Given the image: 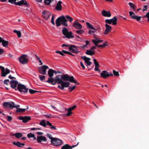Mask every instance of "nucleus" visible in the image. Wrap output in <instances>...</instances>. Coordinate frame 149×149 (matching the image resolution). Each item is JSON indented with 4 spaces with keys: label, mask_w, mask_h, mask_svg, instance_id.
I'll list each match as a JSON object with an SVG mask.
<instances>
[{
    "label": "nucleus",
    "mask_w": 149,
    "mask_h": 149,
    "mask_svg": "<svg viewBox=\"0 0 149 149\" xmlns=\"http://www.w3.org/2000/svg\"><path fill=\"white\" fill-rule=\"evenodd\" d=\"M97 31H95L94 30H93V31H92L91 30H89L88 31V33L89 34H91V33H93L94 32H95Z\"/></svg>",
    "instance_id": "56"
},
{
    "label": "nucleus",
    "mask_w": 149,
    "mask_h": 149,
    "mask_svg": "<svg viewBox=\"0 0 149 149\" xmlns=\"http://www.w3.org/2000/svg\"><path fill=\"white\" fill-rule=\"evenodd\" d=\"M13 32L17 34L18 38H19L21 37V33L20 31H18L16 30H14L13 31Z\"/></svg>",
    "instance_id": "33"
},
{
    "label": "nucleus",
    "mask_w": 149,
    "mask_h": 149,
    "mask_svg": "<svg viewBox=\"0 0 149 149\" xmlns=\"http://www.w3.org/2000/svg\"><path fill=\"white\" fill-rule=\"evenodd\" d=\"M147 6H144L143 7L144 8V9L143 10V11L144 12L147 9Z\"/></svg>",
    "instance_id": "63"
},
{
    "label": "nucleus",
    "mask_w": 149,
    "mask_h": 149,
    "mask_svg": "<svg viewBox=\"0 0 149 149\" xmlns=\"http://www.w3.org/2000/svg\"><path fill=\"white\" fill-rule=\"evenodd\" d=\"M13 4H15V5L19 6H21L22 5H25L26 6L28 5V4L26 0H21V1L16 2H14Z\"/></svg>",
    "instance_id": "14"
},
{
    "label": "nucleus",
    "mask_w": 149,
    "mask_h": 149,
    "mask_svg": "<svg viewBox=\"0 0 149 149\" xmlns=\"http://www.w3.org/2000/svg\"><path fill=\"white\" fill-rule=\"evenodd\" d=\"M50 128L51 129H53L54 130H56V128L55 126L52 125L51 126V127H50Z\"/></svg>",
    "instance_id": "64"
},
{
    "label": "nucleus",
    "mask_w": 149,
    "mask_h": 149,
    "mask_svg": "<svg viewBox=\"0 0 149 149\" xmlns=\"http://www.w3.org/2000/svg\"><path fill=\"white\" fill-rule=\"evenodd\" d=\"M54 0H44V3L46 5H49Z\"/></svg>",
    "instance_id": "34"
},
{
    "label": "nucleus",
    "mask_w": 149,
    "mask_h": 149,
    "mask_svg": "<svg viewBox=\"0 0 149 149\" xmlns=\"http://www.w3.org/2000/svg\"><path fill=\"white\" fill-rule=\"evenodd\" d=\"M69 50L71 53L78 54L79 52L77 51V47H68Z\"/></svg>",
    "instance_id": "25"
},
{
    "label": "nucleus",
    "mask_w": 149,
    "mask_h": 149,
    "mask_svg": "<svg viewBox=\"0 0 149 149\" xmlns=\"http://www.w3.org/2000/svg\"><path fill=\"white\" fill-rule=\"evenodd\" d=\"M51 143L52 145L58 146L61 145L63 142L61 140L55 138L51 141Z\"/></svg>",
    "instance_id": "5"
},
{
    "label": "nucleus",
    "mask_w": 149,
    "mask_h": 149,
    "mask_svg": "<svg viewBox=\"0 0 149 149\" xmlns=\"http://www.w3.org/2000/svg\"><path fill=\"white\" fill-rule=\"evenodd\" d=\"M144 17H149V12L147 13L146 15L143 16Z\"/></svg>",
    "instance_id": "60"
},
{
    "label": "nucleus",
    "mask_w": 149,
    "mask_h": 149,
    "mask_svg": "<svg viewBox=\"0 0 149 149\" xmlns=\"http://www.w3.org/2000/svg\"><path fill=\"white\" fill-rule=\"evenodd\" d=\"M39 76L40 79L41 81H42L45 79V76L39 75Z\"/></svg>",
    "instance_id": "46"
},
{
    "label": "nucleus",
    "mask_w": 149,
    "mask_h": 149,
    "mask_svg": "<svg viewBox=\"0 0 149 149\" xmlns=\"http://www.w3.org/2000/svg\"><path fill=\"white\" fill-rule=\"evenodd\" d=\"M76 33L78 34H82L84 33V31L82 30H78L76 31Z\"/></svg>",
    "instance_id": "42"
},
{
    "label": "nucleus",
    "mask_w": 149,
    "mask_h": 149,
    "mask_svg": "<svg viewBox=\"0 0 149 149\" xmlns=\"http://www.w3.org/2000/svg\"><path fill=\"white\" fill-rule=\"evenodd\" d=\"M62 52H63V53L65 54H69L73 56H74V54H72L71 53L67 51L63 50H62Z\"/></svg>",
    "instance_id": "37"
},
{
    "label": "nucleus",
    "mask_w": 149,
    "mask_h": 149,
    "mask_svg": "<svg viewBox=\"0 0 149 149\" xmlns=\"http://www.w3.org/2000/svg\"><path fill=\"white\" fill-rule=\"evenodd\" d=\"M52 116L51 114H49V115H45V116L48 118H51V116Z\"/></svg>",
    "instance_id": "59"
},
{
    "label": "nucleus",
    "mask_w": 149,
    "mask_h": 149,
    "mask_svg": "<svg viewBox=\"0 0 149 149\" xmlns=\"http://www.w3.org/2000/svg\"><path fill=\"white\" fill-rule=\"evenodd\" d=\"M62 33L65 36H63V38L65 37L70 39V38H73L74 36L72 35V32H68V29L66 28L63 27L62 30Z\"/></svg>",
    "instance_id": "3"
},
{
    "label": "nucleus",
    "mask_w": 149,
    "mask_h": 149,
    "mask_svg": "<svg viewBox=\"0 0 149 149\" xmlns=\"http://www.w3.org/2000/svg\"><path fill=\"white\" fill-rule=\"evenodd\" d=\"M80 65H81V66L82 67V68L83 69H84L85 68V67L84 65V64H83V63H82L81 62H80Z\"/></svg>",
    "instance_id": "61"
},
{
    "label": "nucleus",
    "mask_w": 149,
    "mask_h": 149,
    "mask_svg": "<svg viewBox=\"0 0 149 149\" xmlns=\"http://www.w3.org/2000/svg\"><path fill=\"white\" fill-rule=\"evenodd\" d=\"M72 110L71 109L68 108V113L66 114V116H69L71 115L72 113L71 112Z\"/></svg>",
    "instance_id": "39"
},
{
    "label": "nucleus",
    "mask_w": 149,
    "mask_h": 149,
    "mask_svg": "<svg viewBox=\"0 0 149 149\" xmlns=\"http://www.w3.org/2000/svg\"><path fill=\"white\" fill-rule=\"evenodd\" d=\"M8 78L11 79H15L16 78L14 77H12L11 75L9 76Z\"/></svg>",
    "instance_id": "57"
},
{
    "label": "nucleus",
    "mask_w": 149,
    "mask_h": 149,
    "mask_svg": "<svg viewBox=\"0 0 149 149\" xmlns=\"http://www.w3.org/2000/svg\"><path fill=\"white\" fill-rule=\"evenodd\" d=\"M86 24L88 28L93 30H94L95 31L97 30V29L95 28L89 22H86Z\"/></svg>",
    "instance_id": "27"
},
{
    "label": "nucleus",
    "mask_w": 149,
    "mask_h": 149,
    "mask_svg": "<svg viewBox=\"0 0 149 149\" xmlns=\"http://www.w3.org/2000/svg\"><path fill=\"white\" fill-rule=\"evenodd\" d=\"M14 103L13 102H5L3 104V107L5 108H9L10 109H12L13 108Z\"/></svg>",
    "instance_id": "8"
},
{
    "label": "nucleus",
    "mask_w": 149,
    "mask_h": 149,
    "mask_svg": "<svg viewBox=\"0 0 149 149\" xmlns=\"http://www.w3.org/2000/svg\"><path fill=\"white\" fill-rule=\"evenodd\" d=\"M102 15L106 17H109L111 16V14L109 11H106L105 10H103L102 11Z\"/></svg>",
    "instance_id": "23"
},
{
    "label": "nucleus",
    "mask_w": 149,
    "mask_h": 149,
    "mask_svg": "<svg viewBox=\"0 0 149 149\" xmlns=\"http://www.w3.org/2000/svg\"><path fill=\"white\" fill-rule=\"evenodd\" d=\"M35 56L36 57V58H37V61H38L40 63V64H39V65H42L43 64V63L42 62L41 60L40 59V57L38 56L36 54H35Z\"/></svg>",
    "instance_id": "35"
},
{
    "label": "nucleus",
    "mask_w": 149,
    "mask_h": 149,
    "mask_svg": "<svg viewBox=\"0 0 149 149\" xmlns=\"http://www.w3.org/2000/svg\"><path fill=\"white\" fill-rule=\"evenodd\" d=\"M110 19L113 25H116L117 24L118 19L116 16L114 17L112 19Z\"/></svg>",
    "instance_id": "28"
},
{
    "label": "nucleus",
    "mask_w": 149,
    "mask_h": 149,
    "mask_svg": "<svg viewBox=\"0 0 149 149\" xmlns=\"http://www.w3.org/2000/svg\"><path fill=\"white\" fill-rule=\"evenodd\" d=\"M76 86H74L72 87H69L68 88V90H69L70 92H71L75 88Z\"/></svg>",
    "instance_id": "43"
},
{
    "label": "nucleus",
    "mask_w": 149,
    "mask_h": 149,
    "mask_svg": "<svg viewBox=\"0 0 149 149\" xmlns=\"http://www.w3.org/2000/svg\"><path fill=\"white\" fill-rule=\"evenodd\" d=\"M21 143L19 142H17V145L16 146L20 148H22V147L20 145Z\"/></svg>",
    "instance_id": "54"
},
{
    "label": "nucleus",
    "mask_w": 149,
    "mask_h": 149,
    "mask_svg": "<svg viewBox=\"0 0 149 149\" xmlns=\"http://www.w3.org/2000/svg\"><path fill=\"white\" fill-rule=\"evenodd\" d=\"M96 49V47H91L90 49L87 50L85 52L86 54L90 55H93L95 54L94 50Z\"/></svg>",
    "instance_id": "16"
},
{
    "label": "nucleus",
    "mask_w": 149,
    "mask_h": 149,
    "mask_svg": "<svg viewBox=\"0 0 149 149\" xmlns=\"http://www.w3.org/2000/svg\"><path fill=\"white\" fill-rule=\"evenodd\" d=\"M68 81L79 84L77 83V81L74 79L73 76H70L67 74L61 75H58L56 76L55 78H49L46 82L54 85H55L56 83L60 84L61 86L58 85V88L63 90L65 88L68 87L69 86L70 83L69 82H66Z\"/></svg>",
    "instance_id": "1"
},
{
    "label": "nucleus",
    "mask_w": 149,
    "mask_h": 149,
    "mask_svg": "<svg viewBox=\"0 0 149 149\" xmlns=\"http://www.w3.org/2000/svg\"><path fill=\"white\" fill-rule=\"evenodd\" d=\"M66 18L68 20V21L70 22H71L73 21V19L71 17H70L68 15H67L66 16Z\"/></svg>",
    "instance_id": "38"
},
{
    "label": "nucleus",
    "mask_w": 149,
    "mask_h": 149,
    "mask_svg": "<svg viewBox=\"0 0 149 149\" xmlns=\"http://www.w3.org/2000/svg\"><path fill=\"white\" fill-rule=\"evenodd\" d=\"M27 55L25 54H23L19 58V62L22 64H26L28 61V59L26 58Z\"/></svg>",
    "instance_id": "7"
},
{
    "label": "nucleus",
    "mask_w": 149,
    "mask_h": 149,
    "mask_svg": "<svg viewBox=\"0 0 149 149\" xmlns=\"http://www.w3.org/2000/svg\"><path fill=\"white\" fill-rule=\"evenodd\" d=\"M78 143L79 142L77 143V145L72 146H70L69 144H66L62 146L61 149H72L73 148L76 146Z\"/></svg>",
    "instance_id": "21"
},
{
    "label": "nucleus",
    "mask_w": 149,
    "mask_h": 149,
    "mask_svg": "<svg viewBox=\"0 0 149 149\" xmlns=\"http://www.w3.org/2000/svg\"><path fill=\"white\" fill-rule=\"evenodd\" d=\"M0 68L1 70V75L2 77H6V75L9 73L10 72V71L8 68H6L5 69L3 67L1 66H0Z\"/></svg>",
    "instance_id": "9"
},
{
    "label": "nucleus",
    "mask_w": 149,
    "mask_h": 149,
    "mask_svg": "<svg viewBox=\"0 0 149 149\" xmlns=\"http://www.w3.org/2000/svg\"><path fill=\"white\" fill-rule=\"evenodd\" d=\"M26 109H25L19 108L17 109L15 112L16 113L23 112L25 111Z\"/></svg>",
    "instance_id": "32"
},
{
    "label": "nucleus",
    "mask_w": 149,
    "mask_h": 149,
    "mask_svg": "<svg viewBox=\"0 0 149 149\" xmlns=\"http://www.w3.org/2000/svg\"><path fill=\"white\" fill-rule=\"evenodd\" d=\"M130 6L132 8L133 10L135 9V7L134 5L132 3L130 2L128 3Z\"/></svg>",
    "instance_id": "41"
},
{
    "label": "nucleus",
    "mask_w": 149,
    "mask_h": 149,
    "mask_svg": "<svg viewBox=\"0 0 149 149\" xmlns=\"http://www.w3.org/2000/svg\"><path fill=\"white\" fill-rule=\"evenodd\" d=\"M86 44L82 47H86L87 45H88L89 44V42L88 41H86ZM80 47H82V46H80Z\"/></svg>",
    "instance_id": "55"
},
{
    "label": "nucleus",
    "mask_w": 149,
    "mask_h": 149,
    "mask_svg": "<svg viewBox=\"0 0 149 149\" xmlns=\"http://www.w3.org/2000/svg\"><path fill=\"white\" fill-rule=\"evenodd\" d=\"M34 134L31 133L28 134L27 135V136L29 138H32L34 136Z\"/></svg>",
    "instance_id": "47"
},
{
    "label": "nucleus",
    "mask_w": 149,
    "mask_h": 149,
    "mask_svg": "<svg viewBox=\"0 0 149 149\" xmlns=\"http://www.w3.org/2000/svg\"><path fill=\"white\" fill-rule=\"evenodd\" d=\"M51 22L53 25H55V24L54 22V15H52L51 20Z\"/></svg>",
    "instance_id": "48"
},
{
    "label": "nucleus",
    "mask_w": 149,
    "mask_h": 149,
    "mask_svg": "<svg viewBox=\"0 0 149 149\" xmlns=\"http://www.w3.org/2000/svg\"><path fill=\"white\" fill-rule=\"evenodd\" d=\"M61 47H77V46L74 45H67L65 44H63L62 45Z\"/></svg>",
    "instance_id": "51"
},
{
    "label": "nucleus",
    "mask_w": 149,
    "mask_h": 149,
    "mask_svg": "<svg viewBox=\"0 0 149 149\" xmlns=\"http://www.w3.org/2000/svg\"><path fill=\"white\" fill-rule=\"evenodd\" d=\"M13 136H15L17 138H19L22 136V134L20 132L16 133L11 135Z\"/></svg>",
    "instance_id": "29"
},
{
    "label": "nucleus",
    "mask_w": 149,
    "mask_h": 149,
    "mask_svg": "<svg viewBox=\"0 0 149 149\" xmlns=\"http://www.w3.org/2000/svg\"><path fill=\"white\" fill-rule=\"evenodd\" d=\"M68 20L63 15L58 17L56 20V24L57 27H58L61 25L65 26H68Z\"/></svg>",
    "instance_id": "2"
},
{
    "label": "nucleus",
    "mask_w": 149,
    "mask_h": 149,
    "mask_svg": "<svg viewBox=\"0 0 149 149\" xmlns=\"http://www.w3.org/2000/svg\"><path fill=\"white\" fill-rule=\"evenodd\" d=\"M18 118L20 120H22L23 123H26L31 119V117L29 116H19L18 117Z\"/></svg>",
    "instance_id": "11"
},
{
    "label": "nucleus",
    "mask_w": 149,
    "mask_h": 149,
    "mask_svg": "<svg viewBox=\"0 0 149 149\" xmlns=\"http://www.w3.org/2000/svg\"><path fill=\"white\" fill-rule=\"evenodd\" d=\"M113 73L114 75L115 76H118L119 75V74L118 72H116L114 70L113 71Z\"/></svg>",
    "instance_id": "44"
},
{
    "label": "nucleus",
    "mask_w": 149,
    "mask_h": 149,
    "mask_svg": "<svg viewBox=\"0 0 149 149\" xmlns=\"http://www.w3.org/2000/svg\"><path fill=\"white\" fill-rule=\"evenodd\" d=\"M49 68V67L46 65H43L40 67L38 68L39 72L41 74H46V70Z\"/></svg>",
    "instance_id": "6"
},
{
    "label": "nucleus",
    "mask_w": 149,
    "mask_h": 149,
    "mask_svg": "<svg viewBox=\"0 0 149 149\" xmlns=\"http://www.w3.org/2000/svg\"><path fill=\"white\" fill-rule=\"evenodd\" d=\"M10 83V86L12 88L15 89V91L17 90L16 87L18 84L17 81L14 80H11Z\"/></svg>",
    "instance_id": "12"
},
{
    "label": "nucleus",
    "mask_w": 149,
    "mask_h": 149,
    "mask_svg": "<svg viewBox=\"0 0 149 149\" xmlns=\"http://www.w3.org/2000/svg\"><path fill=\"white\" fill-rule=\"evenodd\" d=\"M47 137H48L50 139H51V141L54 138H53L52 137V135L50 134H47Z\"/></svg>",
    "instance_id": "50"
},
{
    "label": "nucleus",
    "mask_w": 149,
    "mask_h": 149,
    "mask_svg": "<svg viewBox=\"0 0 149 149\" xmlns=\"http://www.w3.org/2000/svg\"><path fill=\"white\" fill-rule=\"evenodd\" d=\"M93 61L94 63V64L95 65V67L99 68V65L97 61L95 59H94Z\"/></svg>",
    "instance_id": "36"
},
{
    "label": "nucleus",
    "mask_w": 149,
    "mask_h": 149,
    "mask_svg": "<svg viewBox=\"0 0 149 149\" xmlns=\"http://www.w3.org/2000/svg\"><path fill=\"white\" fill-rule=\"evenodd\" d=\"M100 77L104 79H106L109 77L108 72L106 70L102 71L100 74Z\"/></svg>",
    "instance_id": "22"
},
{
    "label": "nucleus",
    "mask_w": 149,
    "mask_h": 149,
    "mask_svg": "<svg viewBox=\"0 0 149 149\" xmlns=\"http://www.w3.org/2000/svg\"><path fill=\"white\" fill-rule=\"evenodd\" d=\"M81 58L84 61L85 63L87 64V65L90 66L91 65L92 63L90 61L91 60L90 58L86 56H81Z\"/></svg>",
    "instance_id": "18"
},
{
    "label": "nucleus",
    "mask_w": 149,
    "mask_h": 149,
    "mask_svg": "<svg viewBox=\"0 0 149 149\" xmlns=\"http://www.w3.org/2000/svg\"><path fill=\"white\" fill-rule=\"evenodd\" d=\"M76 107V106L75 105H74L72 107H70L69 108L71 110H72L73 109H74Z\"/></svg>",
    "instance_id": "58"
},
{
    "label": "nucleus",
    "mask_w": 149,
    "mask_h": 149,
    "mask_svg": "<svg viewBox=\"0 0 149 149\" xmlns=\"http://www.w3.org/2000/svg\"><path fill=\"white\" fill-rule=\"evenodd\" d=\"M47 141V139L46 137L43 136L41 135L37 136V141L38 143H40L42 141L45 142Z\"/></svg>",
    "instance_id": "15"
},
{
    "label": "nucleus",
    "mask_w": 149,
    "mask_h": 149,
    "mask_svg": "<svg viewBox=\"0 0 149 149\" xmlns=\"http://www.w3.org/2000/svg\"><path fill=\"white\" fill-rule=\"evenodd\" d=\"M54 72V70L51 69H49L48 72V74L49 77H50V78H52V77L53 76Z\"/></svg>",
    "instance_id": "26"
},
{
    "label": "nucleus",
    "mask_w": 149,
    "mask_h": 149,
    "mask_svg": "<svg viewBox=\"0 0 149 149\" xmlns=\"http://www.w3.org/2000/svg\"><path fill=\"white\" fill-rule=\"evenodd\" d=\"M105 22L109 24H111L112 23L110 19H107L105 20Z\"/></svg>",
    "instance_id": "49"
},
{
    "label": "nucleus",
    "mask_w": 149,
    "mask_h": 149,
    "mask_svg": "<svg viewBox=\"0 0 149 149\" xmlns=\"http://www.w3.org/2000/svg\"><path fill=\"white\" fill-rule=\"evenodd\" d=\"M78 20H76L73 23L72 26L76 29H81L82 28V26L78 22Z\"/></svg>",
    "instance_id": "19"
},
{
    "label": "nucleus",
    "mask_w": 149,
    "mask_h": 149,
    "mask_svg": "<svg viewBox=\"0 0 149 149\" xmlns=\"http://www.w3.org/2000/svg\"><path fill=\"white\" fill-rule=\"evenodd\" d=\"M103 45L104 47H106L107 46L111 45L110 44L107 42H105L104 43Z\"/></svg>",
    "instance_id": "52"
},
{
    "label": "nucleus",
    "mask_w": 149,
    "mask_h": 149,
    "mask_svg": "<svg viewBox=\"0 0 149 149\" xmlns=\"http://www.w3.org/2000/svg\"><path fill=\"white\" fill-rule=\"evenodd\" d=\"M39 124L43 126L44 127H46V123L45 122V120H42L39 123Z\"/></svg>",
    "instance_id": "31"
},
{
    "label": "nucleus",
    "mask_w": 149,
    "mask_h": 149,
    "mask_svg": "<svg viewBox=\"0 0 149 149\" xmlns=\"http://www.w3.org/2000/svg\"><path fill=\"white\" fill-rule=\"evenodd\" d=\"M9 42L8 41H6L3 40L2 44L3 47H7L8 45Z\"/></svg>",
    "instance_id": "30"
},
{
    "label": "nucleus",
    "mask_w": 149,
    "mask_h": 149,
    "mask_svg": "<svg viewBox=\"0 0 149 149\" xmlns=\"http://www.w3.org/2000/svg\"><path fill=\"white\" fill-rule=\"evenodd\" d=\"M130 16L131 17L134 19H135L137 21H139L141 19V16H138L135 15V14L132 11L129 12Z\"/></svg>",
    "instance_id": "13"
},
{
    "label": "nucleus",
    "mask_w": 149,
    "mask_h": 149,
    "mask_svg": "<svg viewBox=\"0 0 149 149\" xmlns=\"http://www.w3.org/2000/svg\"><path fill=\"white\" fill-rule=\"evenodd\" d=\"M56 53L57 54H58L61 55L62 56H64V54L62 52V51H56Z\"/></svg>",
    "instance_id": "45"
},
{
    "label": "nucleus",
    "mask_w": 149,
    "mask_h": 149,
    "mask_svg": "<svg viewBox=\"0 0 149 149\" xmlns=\"http://www.w3.org/2000/svg\"><path fill=\"white\" fill-rule=\"evenodd\" d=\"M99 68L95 67V71H98L99 72H100V70L98 69Z\"/></svg>",
    "instance_id": "62"
},
{
    "label": "nucleus",
    "mask_w": 149,
    "mask_h": 149,
    "mask_svg": "<svg viewBox=\"0 0 149 149\" xmlns=\"http://www.w3.org/2000/svg\"><path fill=\"white\" fill-rule=\"evenodd\" d=\"M61 1H59L57 3L55 7V8L57 10L60 11L62 10V7L61 5Z\"/></svg>",
    "instance_id": "24"
},
{
    "label": "nucleus",
    "mask_w": 149,
    "mask_h": 149,
    "mask_svg": "<svg viewBox=\"0 0 149 149\" xmlns=\"http://www.w3.org/2000/svg\"><path fill=\"white\" fill-rule=\"evenodd\" d=\"M29 93L31 94H33L34 93H35L39 92L38 91H37L31 89H29Z\"/></svg>",
    "instance_id": "40"
},
{
    "label": "nucleus",
    "mask_w": 149,
    "mask_h": 149,
    "mask_svg": "<svg viewBox=\"0 0 149 149\" xmlns=\"http://www.w3.org/2000/svg\"><path fill=\"white\" fill-rule=\"evenodd\" d=\"M7 119L8 121H10L12 120V118L11 116H8L7 117Z\"/></svg>",
    "instance_id": "53"
},
{
    "label": "nucleus",
    "mask_w": 149,
    "mask_h": 149,
    "mask_svg": "<svg viewBox=\"0 0 149 149\" xmlns=\"http://www.w3.org/2000/svg\"><path fill=\"white\" fill-rule=\"evenodd\" d=\"M94 38L95 39H93L92 40V41L95 46H96V47H104L103 45H97L99 43L103 42V41L102 40H100V38H97L95 37Z\"/></svg>",
    "instance_id": "10"
},
{
    "label": "nucleus",
    "mask_w": 149,
    "mask_h": 149,
    "mask_svg": "<svg viewBox=\"0 0 149 149\" xmlns=\"http://www.w3.org/2000/svg\"><path fill=\"white\" fill-rule=\"evenodd\" d=\"M43 17L46 20H47L48 19L49 17L51 14V13L46 11H43L42 12Z\"/></svg>",
    "instance_id": "17"
},
{
    "label": "nucleus",
    "mask_w": 149,
    "mask_h": 149,
    "mask_svg": "<svg viewBox=\"0 0 149 149\" xmlns=\"http://www.w3.org/2000/svg\"><path fill=\"white\" fill-rule=\"evenodd\" d=\"M17 89L21 93H26L28 90V89L24 85L20 84H18Z\"/></svg>",
    "instance_id": "4"
},
{
    "label": "nucleus",
    "mask_w": 149,
    "mask_h": 149,
    "mask_svg": "<svg viewBox=\"0 0 149 149\" xmlns=\"http://www.w3.org/2000/svg\"><path fill=\"white\" fill-rule=\"evenodd\" d=\"M105 26L106 27V29L104 32V35H107L111 31L112 27L110 26L109 25L107 24H105Z\"/></svg>",
    "instance_id": "20"
}]
</instances>
